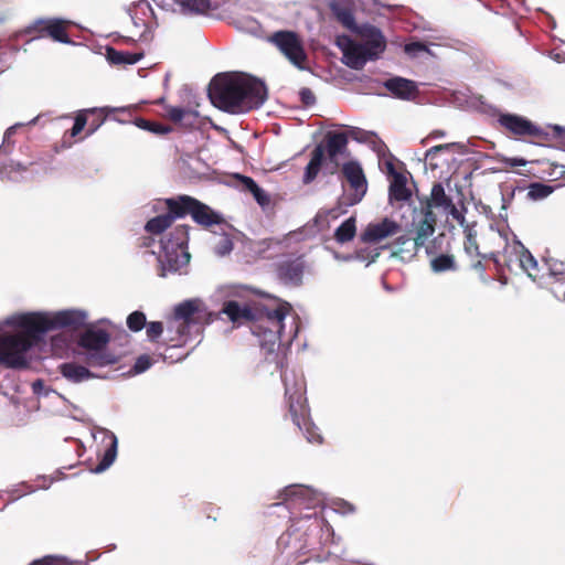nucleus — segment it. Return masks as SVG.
I'll return each instance as SVG.
<instances>
[{
	"label": "nucleus",
	"mask_w": 565,
	"mask_h": 565,
	"mask_svg": "<svg viewBox=\"0 0 565 565\" xmlns=\"http://www.w3.org/2000/svg\"><path fill=\"white\" fill-rule=\"evenodd\" d=\"M214 106L231 114L247 113L267 99L264 82L244 73H221L209 85Z\"/></svg>",
	"instance_id": "nucleus-1"
},
{
	"label": "nucleus",
	"mask_w": 565,
	"mask_h": 565,
	"mask_svg": "<svg viewBox=\"0 0 565 565\" xmlns=\"http://www.w3.org/2000/svg\"><path fill=\"white\" fill-rule=\"evenodd\" d=\"M86 313L81 310H62L54 315L43 312H30L13 316L7 320L8 324L26 328L30 332L44 333L62 328L78 330L86 323Z\"/></svg>",
	"instance_id": "nucleus-2"
},
{
	"label": "nucleus",
	"mask_w": 565,
	"mask_h": 565,
	"mask_svg": "<svg viewBox=\"0 0 565 565\" xmlns=\"http://www.w3.org/2000/svg\"><path fill=\"white\" fill-rule=\"evenodd\" d=\"M498 122L508 136L527 139L536 145H545L554 138H559L564 130L557 125L541 127L525 117L509 113L501 114Z\"/></svg>",
	"instance_id": "nucleus-3"
},
{
	"label": "nucleus",
	"mask_w": 565,
	"mask_h": 565,
	"mask_svg": "<svg viewBox=\"0 0 565 565\" xmlns=\"http://www.w3.org/2000/svg\"><path fill=\"white\" fill-rule=\"evenodd\" d=\"M164 204L167 213L173 222L177 218H183L186 215H191L192 220L204 228H210L213 225L225 224L222 215L198 199L186 194L168 198L164 200Z\"/></svg>",
	"instance_id": "nucleus-4"
},
{
	"label": "nucleus",
	"mask_w": 565,
	"mask_h": 565,
	"mask_svg": "<svg viewBox=\"0 0 565 565\" xmlns=\"http://www.w3.org/2000/svg\"><path fill=\"white\" fill-rule=\"evenodd\" d=\"M217 315L207 312L200 299H190L179 303L173 311V322L178 339L170 341H184L192 333H199L204 324L216 319Z\"/></svg>",
	"instance_id": "nucleus-5"
},
{
	"label": "nucleus",
	"mask_w": 565,
	"mask_h": 565,
	"mask_svg": "<svg viewBox=\"0 0 565 565\" xmlns=\"http://www.w3.org/2000/svg\"><path fill=\"white\" fill-rule=\"evenodd\" d=\"M22 332L14 334L0 333V364L8 369H26L29 361L26 352L41 339L39 332H30L21 328Z\"/></svg>",
	"instance_id": "nucleus-6"
},
{
	"label": "nucleus",
	"mask_w": 565,
	"mask_h": 565,
	"mask_svg": "<svg viewBox=\"0 0 565 565\" xmlns=\"http://www.w3.org/2000/svg\"><path fill=\"white\" fill-rule=\"evenodd\" d=\"M189 228L188 225H179L160 241L161 252L158 259L163 271H178L189 263ZM161 276L166 274L162 273Z\"/></svg>",
	"instance_id": "nucleus-7"
},
{
	"label": "nucleus",
	"mask_w": 565,
	"mask_h": 565,
	"mask_svg": "<svg viewBox=\"0 0 565 565\" xmlns=\"http://www.w3.org/2000/svg\"><path fill=\"white\" fill-rule=\"evenodd\" d=\"M504 264L511 271L516 265L534 281H540L544 277V266H540L534 256L520 242L514 243L511 247H505Z\"/></svg>",
	"instance_id": "nucleus-8"
},
{
	"label": "nucleus",
	"mask_w": 565,
	"mask_h": 565,
	"mask_svg": "<svg viewBox=\"0 0 565 565\" xmlns=\"http://www.w3.org/2000/svg\"><path fill=\"white\" fill-rule=\"evenodd\" d=\"M68 22L58 18L38 19L28 25L22 32L31 35V39L50 38L61 43H71L67 33Z\"/></svg>",
	"instance_id": "nucleus-9"
},
{
	"label": "nucleus",
	"mask_w": 565,
	"mask_h": 565,
	"mask_svg": "<svg viewBox=\"0 0 565 565\" xmlns=\"http://www.w3.org/2000/svg\"><path fill=\"white\" fill-rule=\"evenodd\" d=\"M279 51L297 67L303 68L307 55L299 35L294 31H277L270 36Z\"/></svg>",
	"instance_id": "nucleus-10"
},
{
	"label": "nucleus",
	"mask_w": 565,
	"mask_h": 565,
	"mask_svg": "<svg viewBox=\"0 0 565 565\" xmlns=\"http://www.w3.org/2000/svg\"><path fill=\"white\" fill-rule=\"evenodd\" d=\"M348 135L342 131H328L324 136L323 148L327 154L326 173L334 174L338 171V156L343 154L348 147Z\"/></svg>",
	"instance_id": "nucleus-11"
},
{
	"label": "nucleus",
	"mask_w": 565,
	"mask_h": 565,
	"mask_svg": "<svg viewBox=\"0 0 565 565\" xmlns=\"http://www.w3.org/2000/svg\"><path fill=\"white\" fill-rule=\"evenodd\" d=\"M437 216L434 211H422V217L414 218L413 226L415 236L413 237L412 248L407 249L411 256H415L418 249L425 246L427 239L435 233Z\"/></svg>",
	"instance_id": "nucleus-12"
},
{
	"label": "nucleus",
	"mask_w": 565,
	"mask_h": 565,
	"mask_svg": "<svg viewBox=\"0 0 565 565\" xmlns=\"http://www.w3.org/2000/svg\"><path fill=\"white\" fill-rule=\"evenodd\" d=\"M108 111L106 108H90L79 110L75 117L73 127L65 132V136L70 134L72 138L78 136L88 124L89 128L87 134H94L105 121Z\"/></svg>",
	"instance_id": "nucleus-13"
},
{
	"label": "nucleus",
	"mask_w": 565,
	"mask_h": 565,
	"mask_svg": "<svg viewBox=\"0 0 565 565\" xmlns=\"http://www.w3.org/2000/svg\"><path fill=\"white\" fill-rule=\"evenodd\" d=\"M285 395L287 397L288 415L298 429H302L303 422L310 418L303 390L301 387L290 388L286 385Z\"/></svg>",
	"instance_id": "nucleus-14"
},
{
	"label": "nucleus",
	"mask_w": 565,
	"mask_h": 565,
	"mask_svg": "<svg viewBox=\"0 0 565 565\" xmlns=\"http://www.w3.org/2000/svg\"><path fill=\"white\" fill-rule=\"evenodd\" d=\"M401 230V225L388 217H384L377 223H370L361 233V241L366 244H376L381 241L396 235Z\"/></svg>",
	"instance_id": "nucleus-15"
},
{
	"label": "nucleus",
	"mask_w": 565,
	"mask_h": 565,
	"mask_svg": "<svg viewBox=\"0 0 565 565\" xmlns=\"http://www.w3.org/2000/svg\"><path fill=\"white\" fill-rule=\"evenodd\" d=\"M306 264L301 256L281 260L276 266V274L285 285L298 287L302 284Z\"/></svg>",
	"instance_id": "nucleus-16"
},
{
	"label": "nucleus",
	"mask_w": 565,
	"mask_h": 565,
	"mask_svg": "<svg viewBox=\"0 0 565 565\" xmlns=\"http://www.w3.org/2000/svg\"><path fill=\"white\" fill-rule=\"evenodd\" d=\"M341 171L350 188L354 191L353 202H360L367 190V181L361 164L356 161H349L342 166Z\"/></svg>",
	"instance_id": "nucleus-17"
},
{
	"label": "nucleus",
	"mask_w": 565,
	"mask_h": 565,
	"mask_svg": "<svg viewBox=\"0 0 565 565\" xmlns=\"http://www.w3.org/2000/svg\"><path fill=\"white\" fill-rule=\"evenodd\" d=\"M356 33L363 40L361 44L366 47L374 60L385 51L386 40L379 28L371 24H362L356 28Z\"/></svg>",
	"instance_id": "nucleus-18"
},
{
	"label": "nucleus",
	"mask_w": 565,
	"mask_h": 565,
	"mask_svg": "<svg viewBox=\"0 0 565 565\" xmlns=\"http://www.w3.org/2000/svg\"><path fill=\"white\" fill-rule=\"evenodd\" d=\"M291 307L288 302H282L278 305L275 309H267L265 312L266 322L269 324L267 327L265 334H269V340L275 341L280 337V333L284 329V320L286 316L289 313Z\"/></svg>",
	"instance_id": "nucleus-19"
},
{
	"label": "nucleus",
	"mask_w": 565,
	"mask_h": 565,
	"mask_svg": "<svg viewBox=\"0 0 565 565\" xmlns=\"http://www.w3.org/2000/svg\"><path fill=\"white\" fill-rule=\"evenodd\" d=\"M384 87L398 99L411 100L418 95V87L414 81L404 77H392L384 82Z\"/></svg>",
	"instance_id": "nucleus-20"
},
{
	"label": "nucleus",
	"mask_w": 565,
	"mask_h": 565,
	"mask_svg": "<svg viewBox=\"0 0 565 565\" xmlns=\"http://www.w3.org/2000/svg\"><path fill=\"white\" fill-rule=\"evenodd\" d=\"M109 342L110 334L106 330L89 328L79 335L77 344L86 351H96L107 349Z\"/></svg>",
	"instance_id": "nucleus-21"
},
{
	"label": "nucleus",
	"mask_w": 565,
	"mask_h": 565,
	"mask_svg": "<svg viewBox=\"0 0 565 565\" xmlns=\"http://www.w3.org/2000/svg\"><path fill=\"white\" fill-rule=\"evenodd\" d=\"M344 63L353 68L361 70L369 60H374L361 43L349 41L343 49Z\"/></svg>",
	"instance_id": "nucleus-22"
},
{
	"label": "nucleus",
	"mask_w": 565,
	"mask_h": 565,
	"mask_svg": "<svg viewBox=\"0 0 565 565\" xmlns=\"http://www.w3.org/2000/svg\"><path fill=\"white\" fill-rule=\"evenodd\" d=\"M326 162L324 148L322 143L317 145L310 153V160L305 168L302 183L310 184L318 177Z\"/></svg>",
	"instance_id": "nucleus-23"
},
{
	"label": "nucleus",
	"mask_w": 565,
	"mask_h": 565,
	"mask_svg": "<svg viewBox=\"0 0 565 565\" xmlns=\"http://www.w3.org/2000/svg\"><path fill=\"white\" fill-rule=\"evenodd\" d=\"M221 313H224L234 324H242L255 320V315L248 306H239L235 300L224 302Z\"/></svg>",
	"instance_id": "nucleus-24"
},
{
	"label": "nucleus",
	"mask_w": 565,
	"mask_h": 565,
	"mask_svg": "<svg viewBox=\"0 0 565 565\" xmlns=\"http://www.w3.org/2000/svg\"><path fill=\"white\" fill-rule=\"evenodd\" d=\"M452 199L446 194L445 189L441 183H434L429 198H426L424 202H422V211L434 209H447L450 205Z\"/></svg>",
	"instance_id": "nucleus-25"
},
{
	"label": "nucleus",
	"mask_w": 565,
	"mask_h": 565,
	"mask_svg": "<svg viewBox=\"0 0 565 565\" xmlns=\"http://www.w3.org/2000/svg\"><path fill=\"white\" fill-rule=\"evenodd\" d=\"M412 191L407 188V178L404 173H396L391 181L388 189L390 202H404L409 200Z\"/></svg>",
	"instance_id": "nucleus-26"
},
{
	"label": "nucleus",
	"mask_w": 565,
	"mask_h": 565,
	"mask_svg": "<svg viewBox=\"0 0 565 565\" xmlns=\"http://www.w3.org/2000/svg\"><path fill=\"white\" fill-rule=\"evenodd\" d=\"M58 369L61 374L73 383H81L85 380L95 377L94 373L90 372L86 366L76 364L74 362L62 363Z\"/></svg>",
	"instance_id": "nucleus-27"
},
{
	"label": "nucleus",
	"mask_w": 565,
	"mask_h": 565,
	"mask_svg": "<svg viewBox=\"0 0 565 565\" xmlns=\"http://www.w3.org/2000/svg\"><path fill=\"white\" fill-rule=\"evenodd\" d=\"M84 362L90 367H104L116 364L118 358L107 349L86 351Z\"/></svg>",
	"instance_id": "nucleus-28"
},
{
	"label": "nucleus",
	"mask_w": 565,
	"mask_h": 565,
	"mask_svg": "<svg viewBox=\"0 0 565 565\" xmlns=\"http://www.w3.org/2000/svg\"><path fill=\"white\" fill-rule=\"evenodd\" d=\"M106 57L107 61L111 65H132L138 63L142 57V52H128V51H118L114 47H107L106 49Z\"/></svg>",
	"instance_id": "nucleus-29"
},
{
	"label": "nucleus",
	"mask_w": 565,
	"mask_h": 565,
	"mask_svg": "<svg viewBox=\"0 0 565 565\" xmlns=\"http://www.w3.org/2000/svg\"><path fill=\"white\" fill-rule=\"evenodd\" d=\"M465 241L463 250L469 257H478L482 253L480 252L479 244L477 242V231L473 224H467L463 227Z\"/></svg>",
	"instance_id": "nucleus-30"
},
{
	"label": "nucleus",
	"mask_w": 565,
	"mask_h": 565,
	"mask_svg": "<svg viewBox=\"0 0 565 565\" xmlns=\"http://www.w3.org/2000/svg\"><path fill=\"white\" fill-rule=\"evenodd\" d=\"M486 260H492L499 264V255L495 252L482 253L478 257H470V268L476 271L482 280H486L487 265Z\"/></svg>",
	"instance_id": "nucleus-31"
},
{
	"label": "nucleus",
	"mask_w": 565,
	"mask_h": 565,
	"mask_svg": "<svg viewBox=\"0 0 565 565\" xmlns=\"http://www.w3.org/2000/svg\"><path fill=\"white\" fill-rule=\"evenodd\" d=\"M244 188L249 191L260 206H267L270 203L268 194L250 177H241Z\"/></svg>",
	"instance_id": "nucleus-32"
},
{
	"label": "nucleus",
	"mask_w": 565,
	"mask_h": 565,
	"mask_svg": "<svg viewBox=\"0 0 565 565\" xmlns=\"http://www.w3.org/2000/svg\"><path fill=\"white\" fill-rule=\"evenodd\" d=\"M430 268L435 273L455 271L457 264L454 255L440 254L430 260Z\"/></svg>",
	"instance_id": "nucleus-33"
},
{
	"label": "nucleus",
	"mask_w": 565,
	"mask_h": 565,
	"mask_svg": "<svg viewBox=\"0 0 565 565\" xmlns=\"http://www.w3.org/2000/svg\"><path fill=\"white\" fill-rule=\"evenodd\" d=\"M356 233L355 218H347L334 232V238L339 243L352 241Z\"/></svg>",
	"instance_id": "nucleus-34"
},
{
	"label": "nucleus",
	"mask_w": 565,
	"mask_h": 565,
	"mask_svg": "<svg viewBox=\"0 0 565 565\" xmlns=\"http://www.w3.org/2000/svg\"><path fill=\"white\" fill-rule=\"evenodd\" d=\"M173 224V221L171 220V217L169 216L168 213H164V214H161V215H158L156 217H152L150 218L146 225H145V230L150 233V234H161L163 233L167 228H169L171 225Z\"/></svg>",
	"instance_id": "nucleus-35"
},
{
	"label": "nucleus",
	"mask_w": 565,
	"mask_h": 565,
	"mask_svg": "<svg viewBox=\"0 0 565 565\" xmlns=\"http://www.w3.org/2000/svg\"><path fill=\"white\" fill-rule=\"evenodd\" d=\"M117 456V438L113 435L110 438V443L108 447L105 449L100 461L95 468V472L105 471L107 468L111 466Z\"/></svg>",
	"instance_id": "nucleus-36"
},
{
	"label": "nucleus",
	"mask_w": 565,
	"mask_h": 565,
	"mask_svg": "<svg viewBox=\"0 0 565 565\" xmlns=\"http://www.w3.org/2000/svg\"><path fill=\"white\" fill-rule=\"evenodd\" d=\"M332 12L337 20L345 28L356 32L355 19L351 9L345 7L331 6Z\"/></svg>",
	"instance_id": "nucleus-37"
},
{
	"label": "nucleus",
	"mask_w": 565,
	"mask_h": 565,
	"mask_svg": "<svg viewBox=\"0 0 565 565\" xmlns=\"http://www.w3.org/2000/svg\"><path fill=\"white\" fill-rule=\"evenodd\" d=\"M527 189V198L533 201L546 199L554 192V186L541 182H533Z\"/></svg>",
	"instance_id": "nucleus-38"
},
{
	"label": "nucleus",
	"mask_w": 565,
	"mask_h": 565,
	"mask_svg": "<svg viewBox=\"0 0 565 565\" xmlns=\"http://www.w3.org/2000/svg\"><path fill=\"white\" fill-rule=\"evenodd\" d=\"M135 124L138 128L153 132L156 135H166L169 134L172 128L166 125H162L157 121L147 120L145 118H137Z\"/></svg>",
	"instance_id": "nucleus-39"
},
{
	"label": "nucleus",
	"mask_w": 565,
	"mask_h": 565,
	"mask_svg": "<svg viewBox=\"0 0 565 565\" xmlns=\"http://www.w3.org/2000/svg\"><path fill=\"white\" fill-rule=\"evenodd\" d=\"M184 11H190L195 14H204L211 9V0H182L180 2Z\"/></svg>",
	"instance_id": "nucleus-40"
},
{
	"label": "nucleus",
	"mask_w": 565,
	"mask_h": 565,
	"mask_svg": "<svg viewBox=\"0 0 565 565\" xmlns=\"http://www.w3.org/2000/svg\"><path fill=\"white\" fill-rule=\"evenodd\" d=\"M127 327L132 332L141 331L147 323L146 315L142 311H134L127 317Z\"/></svg>",
	"instance_id": "nucleus-41"
},
{
	"label": "nucleus",
	"mask_w": 565,
	"mask_h": 565,
	"mask_svg": "<svg viewBox=\"0 0 565 565\" xmlns=\"http://www.w3.org/2000/svg\"><path fill=\"white\" fill-rule=\"evenodd\" d=\"M307 440L309 443H318L320 444L322 441L321 435L318 433V428L315 426V424L311 422L310 418L306 419L302 424V429Z\"/></svg>",
	"instance_id": "nucleus-42"
},
{
	"label": "nucleus",
	"mask_w": 565,
	"mask_h": 565,
	"mask_svg": "<svg viewBox=\"0 0 565 565\" xmlns=\"http://www.w3.org/2000/svg\"><path fill=\"white\" fill-rule=\"evenodd\" d=\"M21 126H22L21 124H15L6 130V132L3 135L2 145L0 146V152L7 154L11 151V149L14 145L12 137L15 135L18 128Z\"/></svg>",
	"instance_id": "nucleus-43"
},
{
	"label": "nucleus",
	"mask_w": 565,
	"mask_h": 565,
	"mask_svg": "<svg viewBox=\"0 0 565 565\" xmlns=\"http://www.w3.org/2000/svg\"><path fill=\"white\" fill-rule=\"evenodd\" d=\"M190 114H193V113L191 110L182 108V107H174V106L166 107V116L174 124L182 121L183 118Z\"/></svg>",
	"instance_id": "nucleus-44"
},
{
	"label": "nucleus",
	"mask_w": 565,
	"mask_h": 565,
	"mask_svg": "<svg viewBox=\"0 0 565 565\" xmlns=\"http://www.w3.org/2000/svg\"><path fill=\"white\" fill-rule=\"evenodd\" d=\"M147 337L151 342H157L163 332V323L160 321H151L146 323Z\"/></svg>",
	"instance_id": "nucleus-45"
},
{
	"label": "nucleus",
	"mask_w": 565,
	"mask_h": 565,
	"mask_svg": "<svg viewBox=\"0 0 565 565\" xmlns=\"http://www.w3.org/2000/svg\"><path fill=\"white\" fill-rule=\"evenodd\" d=\"M233 249V241L231 238L230 235H223V237L220 239V242L217 243L216 247H215V250H216V254L220 255V256H224V255H227L232 252Z\"/></svg>",
	"instance_id": "nucleus-46"
},
{
	"label": "nucleus",
	"mask_w": 565,
	"mask_h": 565,
	"mask_svg": "<svg viewBox=\"0 0 565 565\" xmlns=\"http://www.w3.org/2000/svg\"><path fill=\"white\" fill-rule=\"evenodd\" d=\"M306 489L299 486H290L284 489L281 497L284 500H295L303 497Z\"/></svg>",
	"instance_id": "nucleus-47"
},
{
	"label": "nucleus",
	"mask_w": 565,
	"mask_h": 565,
	"mask_svg": "<svg viewBox=\"0 0 565 565\" xmlns=\"http://www.w3.org/2000/svg\"><path fill=\"white\" fill-rule=\"evenodd\" d=\"M413 237L408 235L398 236L394 245L397 246L396 253H407V249L412 248Z\"/></svg>",
	"instance_id": "nucleus-48"
},
{
	"label": "nucleus",
	"mask_w": 565,
	"mask_h": 565,
	"mask_svg": "<svg viewBox=\"0 0 565 565\" xmlns=\"http://www.w3.org/2000/svg\"><path fill=\"white\" fill-rule=\"evenodd\" d=\"M150 366H151L150 356L147 354H143V355H140L137 358L135 365H134V371H135V373L139 374V373L147 371Z\"/></svg>",
	"instance_id": "nucleus-49"
},
{
	"label": "nucleus",
	"mask_w": 565,
	"mask_h": 565,
	"mask_svg": "<svg viewBox=\"0 0 565 565\" xmlns=\"http://www.w3.org/2000/svg\"><path fill=\"white\" fill-rule=\"evenodd\" d=\"M300 100L305 106H312L316 103V96L313 92L308 88L303 87L299 92Z\"/></svg>",
	"instance_id": "nucleus-50"
},
{
	"label": "nucleus",
	"mask_w": 565,
	"mask_h": 565,
	"mask_svg": "<svg viewBox=\"0 0 565 565\" xmlns=\"http://www.w3.org/2000/svg\"><path fill=\"white\" fill-rule=\"evenodd\" d=\"M28 168L20 162H10L2 167V172L11 178L13 172H25Z\"/></svg>",
	"instance_id": "nucleus-51"
},
{
	"label": "nucleus",
	"mask_w": 565,
	"mask_h": 565,
	"mask_svg": "<svg viewBox=\"0 0 565 565\" xmlns=\"http://www.w3.org/2000/svg\"><path fill=\"white\" fill-rule=\"evenodd\" d=\"M552 289L557 297L562 295L563 300L565 301V275L556 280L555 286Z\"/></svg>",
	"instance_id": "nucleus-52"
},
{
	"label": "nucleus",
	"mask_w": 565,
	"mask_h": 565,
	"mask_svg": "<svg viewBox=\"0 0 565 565\" xmlns=\"http://www.w3.org/2000/svg\"><path fill=\"white\" fill-rule=\"evenodd\" d=\"M444 211L450 214L455 220L459 221L460 224H463L465 216L459 212L454 202H451L450 205L447 206V209H445Z\"/></svg>",
	"instance_id": "nucleus-53"
},
{
	"label": "nucleus",
	"mask_w": 565,
	"mask_h": 565,
	"mask_svg": "<svg viewBox=\"0 0 565 565\" xmlns=\"http://www.w3.org/2000/svg\"><path fill=\"white\" fill-rule=\"evenodd\" d=\"M444 211L450 214L455 220L459 221L460 224H463L465 216L459 212L454 202H451L450 205L447 206V209H445Z\"/></svg>",
	"instance_id": "nucleus-54"
},
{
	"label": "nucleus",
	"mask_w": 565,
	"mask_h": 565,
	"mask_svg": "<svg viewBox=\"0 0 565 565\" xmlns=\"http://www.w3.org/2000/svg\"><path fill=\"white\" fill-rule=\"evenodd\" d=\"M503 162L510 166L511 168L523 167L526 164V160L523 158H505L503 159Z\"/></svg>",
	"instance_id": "nucleus-55"
},
{
	"label": "nucleus",
	"mask_w": 565,
	"mask_h": 565,
	"mask_svg": "<svg viewBox=\"0 0 565 565\" xmlns=\"http://www.w3.org/2000/svg\"><path fill=\"white\" fill-rule=\"evenodd\" d=\"M449 147H450V145H448V143L434 146L426 151V158L433 157L440 151L447 150Z\"/></svg>",
	"instance_id": "nucleus-56"
},
{
	"label": "nucleus",
	"mask_w": 565,
	"mask_h": 565,
	"mask_svg": "<svg viewBox=\"0 0 565 565\" xmlns=\"http://www.w3.org/2000/svg\"><path fill=\"white\" fill-rule=\"evenodd\" d=\"M426 50V46L420 42H413L409 44H406L405 51L407 53L414 52V51H424Z\"/></svg>",
	"instance_id": "nucleus-57"
},
{
	"label": "nucleus",
	"mask_w": 565,
	"mask_h": 565,
	"mask_svg": "<svg viewBox=\"0 0 565 565\" xmlns=\"http://www.w3.org/2000/svg\"><path fill=\"white\" fill-rule=\"evenodd\" d=\"M153 243V238L150 236H143L138 239V247H149Z\"/></svg>",
	"instance_id": "nucleus-58"
},
{
	"label": "nucleus",
	"mask_w": 565,
	"mask_h": 565,
	"mask_svg": "<svg viewBox=\"0 0 565 565\" xmlns=\"http://www.w3.org/2000/svg\"><path fill=\"white\" fill-rule=\"evenodd\" d=\"M385 164H386L387 173L392 177V179L394 178V175L396 173H399L398 171L395 170V166L393 162L387 161Z\"/></svg>",
	"instance_id": "nucleus-59"
},
{
	"label": "nucleus",
	"mask_w": 565,
	"mask_h": 565,
	"mask_svg": "<svg viewBox=\"0 0 565 565\" xmlns=\"http://www.w3.org/2000/svg\"><path fill=\"white\" fill-rule=\"evenodd\" d=\"M32 386H33V391H34V392H38V388L42 387V386H43V383H42V381H41V380H38V381H35V382L33 383V385H32Z\"/></svg>",
	"instance_id": "nucleus-60"
},
{
	"label": "nucleus",
	"mask_w": 565,
	"mask_h": 565,
	"mask_svg": "<svg viewBox=\"0 0 565 565\" xmlns=\"http://www.w3.org/2000/svg\"><path fill=\"white\" fill-rule=\"evenodd\" d=\"M445 136V131L443 130H435L430 134V137H444Z\"/></svg>",
	"instance_id": "nucleus-61"
}]
</instances>
